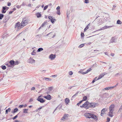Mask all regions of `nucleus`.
I'll list each match as a JSON object with an SVG mask.
<instances>
[{"instance_id": "40", "label": "nucleus", "mask_w": 122, "mask_h": 122, "mask_svg": "<svg viewBox=\"0 0 122 122\" xmlns=\"http://www.w3.org/2000/svg\"><path fill=\"white\" fill-rule=\"evenodd\" d=\"M2 8V10H5L6 9V8H8V7L5 6V7H3Z\"/></svg>"}, {"instance_id": "26", "label": "nucleus", "mask_w": 122, "mask_h": 122, "mask_svg": "<svg viewBox=\"0 0 122 122\" xmlns=\"http://www.w3.org/2000/svg\"><path fill=\"white\" fill-rule=\"evenodd\" d=\"M43 50V49L42 48H39L38 49V50L37 51L38 52H39L41 51H42Z\"/></svg>"}, {"instance_id": "60", "label": "nucleus", "mask_w": 122, "mask_h": 122, "mask_svg": "<svg viewBox=\"0 0 122 122\" xmlns=\"http://www.w3.org/2000/svg\"><path fill=\"white\" fill-rule=\"evenodd\" d=\"M71 86V87H69V89H71V88L73 87H74V86Z\"/></svg>"}, {"instance_id": "8", "label": "nucleus", "mask_w": 122, "mask_h": 122, "mask_svg": "<svg viewBox=\"0 0 122 122\" xmlns=\"http://www.w3.org/2000/svg\"><path fill=\"white\" fill-rule=\"evenodd\" d=\"M55 57L56 56L53 54H51L49 56V58L51 60H54Z\"/></svg>"}, {"instance_id": "9", "label": "nucleus", "mask_w": 122, "mask_h": 122, "mask_svg": "<svg viewBox=\"0 0 122 122\" xmlns=\"http://www.w3.org/2000/svg\"><path fill=\"white\" fill-rule=\"evenodd\" d=\"M48 18L51 20V22L52 23H53L54 21H56V19H55L53 18L51 16H49Z\"/></svg>"}, {"instance_id": "11", "label": "nucleus", "mask_w": 122, "mask_h": 122, "mask_svg": "<svg viewBox=\"0 0 122 122\" xmlns=\"http://www.w3.org/2000/svg\"><path fill=\"white\" fill-rule=\"evenodd\" d=\"M114 86H111V87H108L105 88L104 89H103L102 90L104 91V90H109L110 89H112L114 87Z\"/></svg>"}, {"instance_id": "49", "label": "nucleus", "mask_w": 122, "mask_h": 122, "mask_svg": "<svg viewBox=\"0 0 122 122\" xmlns=\"http://www.w3.org/2000/svg\"><path fill=\"white\" fill-rule=\"evenodd\" d=\"M6 11V10H2V13H5Z\"/></svg>"}, {"instance_id": "19", "label": "nucleus", "mask_w": 122, "mask_h": 122, "mask_svg": "<svg viewBox=\"0 0 122 122\" xmlns=\"http://www.w3.org/2000/svg\"><path fill=\"white\" fill-rule=\"evenodd\" d=\"M47 99L49 100H50L51 99V97L50 95H48L47 96Z\"/></svg>"}, {"instance_id": "13", "label": "nucleus", "mask_w": 122, "mask_h": 122, "mask_svg": "<svg viewBox=\"0 0 122 122\" xmlns=\"http://www.w3.org/2000/svg\"><path fill=\"white\" fill-rule=\"evenodd\" d=\"M107 109L106 108L103 109L101 111V116H102V115L104 114L105 112L106 111Z\"/></svg>"}, {"instance_id": "47", "label": "nucleus", "mask_w": 122, "mask_h": 122, "mask_svg": "<svg viewBox=\"0 0 122 122\" xmlns=\"http://www.w3.org/2000/svg\"><path fill=\"white\" fill-rule=\"evenodd\" d=\"M46 71V70H42L41 71V72L42 74H43L44 73V72H45Z\"/></svg>"}, {"instance_id": "7", "label": "nucleus", "mask_w": 122, "mask_h": 122, "mask_svg": "<svg viewBox=\"0 0 122 122\" xmlns=\"http://www.w3.org/2000/svg\"><path fill=\"white\" fill-rule=\"evenodd\" d=\"M97 104L95 103H89L88 107H95L97 106Z\"/></svg>"}, {"instance_id": "52", "label": "nucleus", "mask_w": 122, "mask_h": 122, "mask_svg": "<svg viewBox=\"0 0 122 122\" xmlns=\"http://www.w3.org/2000/svg\"><path fill=\"white\" fill-rule=\"evenodd\" d=\"M84 36V34L83 33H81V37H83Z\"/></svg>"}, {"instance_id": "24", "label": "nucleus", "mask_w": 122, "mask_h": 122, "mask_svg": "<svg viewBox=\"0 0 122 122\" xmlns=\"http://www.w3.org/2000/svg\"><path fill=\"white\" fill-rule=\"evenodd\" d=\"M28 109H23V112L24 113H27L28 111Z\"/></svg>"}, {"instance_id": "55", "label": "nucleus", "mask_w": 122, "mask_h": 122, "mask_svg": "<svg viewBox=\"0 0 122 122\" xmlns=\"http://www.w3.org/2000/svg\"><path fill=\"white\" fill-rule=\"evenodd\" d=\"M35 89V87H32L31 88V90H34Z\"/></svg>"}, {"instance_id": "32", "label": "nucleus", "mask_w": 122, "mask_h": 122, "mask_svg": "<svg viewBox=\"0 0 122 122\" xmlns=\"http://www.w3.org/2000/svg\"><path fill=\"white\" fill-rule=\"evenodd\" d=\"M79 72L82 74H86L87 73V72H86H86H83L82 71H79Z\"/></svg>"}, {"instance_id": "12", "label": "nucleus", "mask_w": 122, "mask_h": 122, "mask_svg": "<svg viewBox=\"0 0 122 122\" xmlns=\"http://www.w3.org/2000/svg\"><path fill=\"white\" fill-rule=\"evenodd\" d=\"M37 100L41 103H43L45 102V100L43 98H37Z\"/></svg>"}, {"instance_id": "43", "label": "nucleus", "mask_w": 122, "mask_h": 122, "mask_svg": "<svg viewBox=\"0 0 122 122\" xmlns=\"http://www.w3.org/2000/svg\"><path fill=\"white\" fill-rule=\"evenodd\" d=\"M48 7V5H46V6H45L44 8V10H46L47 8V7Z\"/></svg>"}, {"instance_id": "58", "label": "nucleus", "mask_w": 122, "mask_h": 122, "mask_svg": "<svg viewBox=\"0 0 122 122\" xmlns=\"http://www.w3.org/2000/svg\"><path fill=\"white\" fill-rule=\"evenodd\" d=\"M33 101V99L32 98H30L29 100V102H31L32 101Z\"/></svg>"}, {"instance_id": "2", "label": "nucleus", "mask_w": 122, "mask_h": 122, "mask_svg": "<svg viewBox=\"0 0 122 122\" xmlns=\"http://www.w3.org/2000/svg\"><path fill=\"white\" fill-rule=\"evenodd\" d=\"M115 106L113 104L111 105L109 107V112L108 115L111 117H112L113 116L112 115L114 111Z\"/></svg>"}, {"instance_id": "56", "label": "nucleus", "mask_w": 122, "mask_h": 122, "mask_svg": "<svg viewBox=\"0 0 122 122\" xmlns=\"http://www.w3.org/2000/svg\"><path fill=\"white\" fill-rule=\"evenodd\" d=\"M104 30V29H102V28L98 30H97V31H99V30Z\"/></svg>"}, {"instance_id": "38", "label": "nucleus", "mask_w": 122, "mask_h": 122, "mask_svg": "<svg viewBox=\"0 0 122 122\" xmlns=\"http://www.w3.org/2000/svg\"><path fill=\"white\" fill-rule=\"evenodd\" d=\"M57 13L58 15H60V10H57Z\"/></svg>"}, {"instance_id": "42", "label": "nucleus", "mask_w": 122, "mask_h": 122, "mask_svg": "<svg viewBox=\"0 0 122 122\" xmlns=\"http://www.w3.org/2000/svg\"><path fill=\"white\" fill-rule=\"evenodd\" d=\"M18 114H17V115L15 116L12 119L13 120H14L16 118H17L18 117Z\"/></svg>"}, {"instance_id": "27", "label": "nucleus", "mask_w": 122, "mask_h": 122, "mask_svg": "<svg viewBox=\"0 0 122 122\" xmlns=\"http://www.w3.org/2000/svg\"><path fill=\"white\" fill-rule=\"evenodd\" d=\"M44 79L46 80L47 81H51V79L48 78L44 77Z\"/></svg>"}, {"instance_id": "48", "label": "nucleus", "mask_w": 122, "mask_h": 122, "mask_svg": "<svg viewBox=\"0 0 122 122\" xmlns=\"http://www.w3.org/2000/svg\"><path fill=\"white\" fill-rule=\"evenodd\" d=\"M85 2L86 3H88L89 2V0H84Z\"/></svg>"}, {"instance_id": "62", "label": "nucleus", "mask_w": 122, "mask_h": 122, "mask_svg": "<svg viewBox=\"0 0 122 122\" xmlns=\"http://www.w3.org/2000/svg\"><path fill=\"white\" fill-rule=\"evenodd\" d=\"M104 53L106 55L108 56H109V55H108V54L107 53V52H105Z\"/></svg>"}, {"instance_id": "30", "label": "nucleus", "mask_w": 122, "mask_h": 122, "mask_svg": "<svg viewBox=\"0 0 122 122\" xmlns=\"http://www.w3.org/2000/svg\"><path fill=\"white\" fill-rule=\"evenodd\" d=\"M46 22H44L41 25V27L39 28V29H40L41 27H43L46 24Z\"/></svg>"}, {"instance_id": "54", "label": "nucleus", "mask_w": 122, "mask_h": 122, "mask_svg": "<svg viewBox=\"0 0 122 122\" xmlns=\"http://www.w3.org/2000/svg\"><path fill=\"white\" fill-rule=\"evenodd\" d=\"M23 106H24L23 105H19V107L20 108H22V107Z\"/></svg>"}, {"instance_id": "16", "label": "nucleus", "mask_w": 122, "mask_h": 122, "mask_svg": "<svg viewBox=\"0 0 122 122\" xmlns=\"http://www.w3.org/2000/svg\"><path fill=\"white\" fill-rule=\"evenodd\" d=\"M18 110V109L17 108L15 109L14 110L12 111H11V113H15Z\"/></svg>"}, {"instance_id": "17", "label": "nucleus", "mask_w": 122, "mask_h": 122, "mask_svg": "<svg viewBox=\"0 0 122 122\" xmlns=\"http://www.w3.org/2000/svg\"><path fill=\"white\" fill-rule=\"evenodd\" d=\"M112 26H105L104 27H102V29H104V30L108 28H110L112 27Z\"/></svg>"}, {"instance_id": "31", "label": "nucleus", "mask_w": 122, "mask_h": 122, "mask_svg": "<svg viewBox=\"0 0 122 122\" xmlns=\"http://www.w3.org/2000/svg\"><path fill=\"white\" fill-rule=\"evenodd\" d=\"M1 68L3 70H5L6 68V67L4 65L1 66Z\"/></svg>"}, {"instance_id": "59", "label": "nucleus", "mask_w": 122, "mask_h": 122, "mask_svg": "<svg viewBox=\"0 0 122 122\" xmlns=\"http://www.w3.org/2000/svg\"><path fill=\"white\" fill-rule=\"evenodd\" d=\"M13 11H10L9 12V14H11V13H12L13 12Z\"/></svg>"}, {"instance_id": "35", "label": "nucleus", "mask_w": 122, "mask_h": 122, "mask_svg": "<svg viewBox=\"0 0 122 122\" xmlns=\"http://www.w3.org/2000/svg\"><path fill=\"white\" fill-rule=\"evenodd\" d=\"M92 69H91V68H90L89 69H88L87 71H86V72H87V73L88 72L91 71H92Z\"/></svg>"}, {"instance_id": "61", "label": "nucleus", "mask_w": 122, "mask_h": 122, "mask_svg": "<svg viewBox=\"0 0 122 122\" xmlns=\"http://www.w3.org/2000/svg\"><path fill=\"white\" fill-rule=\"evenodd\" d=\"M52 32H51V33H49V34H47V35H46V36H48L49 35H50V34H52Z\"/></svg>"}, {"instance_id": "37", "label": "nucleus", "mask_w": 122, "mask_h": 122, "mask_svg": "<svg viewBox=\"0 0 122 122\" xmlns=\"http://www.w3.org/2000/svg\"><path fill=\"white\" fill-rule=\"evenodd\" d=\"M19 63V62L18 61H15L14 65H18Z\"/></svg>"}, {"instance_id": "57", "label": "nucleus", "mask_w": 122, "mask_h": 122, "mask_svg": "<svg viewBox=\"0 0 122 122\" xmlns=\"http://www.w3.org/2000/svg\"><path fill=\"white\" fill-rule=\"evenodd\" d=\"M111 55L112 56H114V54L113 53H111Z\"/></svg>"}, {"instance_id": "25", "label": "nucleus", "mask_w": 122, "mask_h": 122, "mask_svg": "<svg viewBox=\"0 0 122 122\" xmlns=\"http://www.w3.org/2000/svg\"><path fill=\"white\" fill-rule=\"evenodd\" d=\"M87 97L86 96H85L83 98L82 100L83 101H86L87 100Z\"/></svg>"}, {"instance_id": "14", "label": "nucleus", "mask_w": 122, "mask_h": 122, "mask_svg": "<svg viewBox=\"0 0 122 122\" xmlns=\"http://www.w3.org/2000/svg\"><path fill=\"white\" fill-rule=\"evenodd\" d=\"M68 115L65 114L64 116L62 117L61 119V120H64L66 119L68 117Z\"/></svg>"}, {"instance_id": "34", "label": "nucleus", "mask_w": 122, "mask_h": 122, "mask_svg": "<svg viewBox=\"0 0 122 122\" xmlns=\"http://www.w3.org/2000/svg\"><path fill=\"white\" fill-rule=\"evenodd\" d=\"M84 46V44H82L80 45L79 46V48H81L83 47Z\"/></svg>"}, {"instance_id": "22", "label": "nucleus", "mask_w": 122, "mask_h": 122, "mask_svg": "<svg viewBox=\"0 0 122 122\" xmlns=\"http://www.w3.org/2000/svg\"><path fill=\"white\" fill-rule=\"evenodd\" d=\"M36 54V51L35 50H34L33 52L31 53V54L32 55H35Z\"/></svg>"}, {"instance_id": "15", "label": "nucleus", "mask_w": 122, "mask_h": 122, "mask_svg": "<svg viewBox=\"0 0 122 122\" xmlns=\"http://www.w3.org/2000/svg\"><path fill=\"white\" fill-rule=\"evenodd\" d=\"M65 101L66 104H68L70 102V100L68 98H66L65 99Z\"/></svg>"}, {"instance_id": "46", "label": "nucleus", "mask_w": 122, "mask_h": 122, "mask_svg": "<svg viewBox=\"0 0 122 122\" xmlns=\"http://www.w3.org/2000/svg\"><path fill=\"white\" fill-rule=\"evenodd\" d=\"M26 5V4L25 3H24V2H23L22 4L20 5L21 6H23L25 5Z\"/></svg>"}, {"instance_id": "44", "label": "nucleus", "mask_w": 122, "mask_h": 122, "mask_svg": "<svg viewBox=\"0 0 122 122\" xmlns=\"http://www.w3.org/2000/svg\"><path fill=\"white\" fill-rule=\"evenodd\" d=\"M97 66V64L96 63H95V64H93L92 67H94V66H95V67H96Z\"/></svg>"}, {"instance_id": "4", "label": "nucleus", "mask_w": 122, "mask_h": 122, "mask_svg": "<svg viewBox=\"0 0 122 122\" xmlns=\"http://www.w3.org/2000/svg\"><path fill=\"white\" fill-rule=\"evenodd\" d=\"M89 102L87 101L86 102L82 105L80 106L81 107H84L86 109L88 108Z\"/></svg>"}, {"instance_id": "53", "label": "nucleus", "mask_w": 122, "mask_h": 122, "mask_svg": "<svg viewBox=\"0 0 122 122\" xmlns=\"http://www.w3.org/2000/svg\"><path fill=\"white\" fill-rule=\"evenodd\" d=\"M11 4L10 2H8L7 3V5L8 6H10L11 5Z\"/></svg>"}, {"instance_id": "6", "label": "nucleus", "mask_w": 122, "mask_h": 122, "mask_svg": "<svg viewBox=\"0 0 122 122\" xmlns=\"http://www.w3.org/2000/svg\"><path fill=\"white\" fill-rule=\"evenodd\" d=\"M28 62L31 64H34L35 63V60L32 58L30 57L28 60Z\"/></svg>"}, {"instance_id": "29", "label": "nucleus", "mask_w": 122, "mask_h": 122, "mask_svg": "<svg viewBox=\"0 0 122 122\" xmlns=\"http://www.w3.org/2000/svg\"><path fill=\"white\" fill-rule=\"evenodd\" d=\"M97 24L98 25H100L102 24V22L100 20H99L97 22Z\"/></svg>"}, {"instance_id": "50", "label": "nucleus", "mask_w": 122, "mask_h": 122, "mask_svg": "<svg viewBox=\"0 0 122 122\" xmlns=\"http://www.w3.org/2000/svg\"><path fill=\"white\" fill-rule=\"evenodd\" d=\"M21 7V5H17L16 6V7L18 9H19Z\"/></svg>"}, {"instance_id": "63", "label": "nucleus", "mask_w": 122, "mask_h": 122, "mask_svg": "<svg viewBox=\"0 0 122 122\" xmlns=\"http://www.w3.org/2000/svg\"><path fill=\"white\" fill-rule=\"evenodd\" d=\"M42 107H39V108H38V110H40V109H41L42 108Z\"/></svg>"}, {"instance_id": "51", "label": "nucleus", "mask_w": 122, "mask_h": 122, "mask_svg": "<svg viewBox=\"0 0 122 122\" xmlns=\"http://www.w3.org/2000/svg\"><path fill=\"white\" fill-rule=\"evenodd\" d=\"M56 10H60V7L59 6H58L56 8Z\"/></svg>"}, {"instance_id": "23", "label": "nucleus", "mask_w": 122, "mask_h": 122, "mask_svg": "<svg viewBox=\"0 0 122 122\" xmlns=\"http://www.w3.org/2000/svg\"><path fill=\"white\" fill-rule=\"evenodd\" d=\"M11 110V109L10 108H9L8 109H6L5 111V114H7L8 112H10Z\"/></svg>"}, {"instance_id": "64", "label": "nucleus", "mask_w": 122, "mask_h": 122, "mask_svg": "<svg viewBox=\"0 0 122 122\" xmlns=\"http://www.w3.org/2000/svg\"><path fill=\"white\" fill-rule=\"evenodd\" d=\"M14 122H19V121L18 120H16Z\"/></svg>"}, {"instance_id": "41", "label": "nucleus", "mask_w": 122, "mask_h": 122, "mask_svg": "<svg viewBox=\"0 0 122 122\" xmlns=\"http://www.w3.org/2000/svg\"><path fill=\"white\" fill-rule=\"evenodd\" d=\"M79 92H77L76 94L74 95L72 97V98H74V97L76 96L78 94V93Z\"/></svg>"}, {"instance_id": "45", "label": "nucleus", "mask_w": 122, "mask_h": 122, "mask_svg": "<svg viewBox=\"0 0 122 122\" xmlns=\"http://www.w3.org/2000/svg\"><path fill=\"white\" fill-rule=\"evenodd\" d=\"M107 121L106 122H109L110 121V119L109 118L107 117Z\"/></svg>"}, {"instance_id": "1", "label": "nucleus", "mask_w": 122, "mask_h": 122, "mask_svg": "<svg viewBox=\"0 0 122 122\" xmlns=\"http://www.w3.org/2000/svg\"><path fill=\"white\" fill-rule=\"evenodd\" d=\"M84 116L86 118L93 119L96 121H97L98 119L97 116L92 113H86L84 114Z\"/></svg>"}, {"instance_id": "33", "label": "nucleus", "mask_w": 122, "mask_h": 122, "mask_svg": "<svg viewBox=\"0 0 122 122\" xmlns=\"http://www.w3.org/2000/svg\"><path fill=\"white\" fill-rule=\"evenodd\" d=\"M122 22L120 20H118L117 21V23L118 24H121Z\"/></svg>"}, {"instance_id": "3", "label": "nucleus", "mask_w": 122, "mask_h": 122, "mask_svg": "<svg viewBox=\"0 0 122 122\" xmlns=\"http://www.w3.org/2000/svg\"><path fill=\"white\" fill-rule=\"evenodd\" d=\"M24 27L22 24H20L19 22H18L16 23L15 25V28H17V30H18Z\"/></svg>"}, {"instance_id": "21", "label": "nucleus", "mask_w": 122, "mask_h": 122, "mask_svg": "<svg viewBox=\"0 0 122 122\" xmlns=\"http://www.w3.org/2000/svg\"><path fill=\"white\" fill-rule=\"evenodd\" d=\"M115 38L114 37H112L111 40V43H113L115 42Z\"/></svg>"}, {"instance_id": "18", "label": "nucleus", "mask_w": 122, "mask_h": 122, "mask_svg": "<svg viewBox=\"0 0 122 122\" xmlns=\"http://www.w3.org/2000/svg\"><path fill=\"white\" fill-rule=\"evenodd\" d=\"M36 15L38 18L41 17V14L39 13H37L36 14Z\"/></svg>"}, {"instance_id": "10", "label": "nucleus", "mask_w": 122, "mask_h": 122, "mask_svg": "<svg viewBox=\"0 0 122 122\" xmlns=\"http://www.w3.org/2000/svg\"><path fill=\"white\" fill-rule=\"evenodd\" d=\"M106 74H105V73H101L99 75L98 78L97 79V80H98L101 79L102 77Z\"/></svg>"}, {"instance_id": "28", "label": "nucleus", "mask_w": 122, "mask_h": 122, "mask_svg": "<svg viewBox=\"0 0 122 122\" xmlns=\"http://www.w3.org/2000/svg\"><path fill=\"white\" fill-rule=\"evenodd\" d=\"M4 15L2 14H0V20L2 19V18L4 17Z\"/></svg>"}, {"instance_id": "20", "label": "nucleus", "mask_w": 122, "mask_h": 122, "mask_svg": "<svg viewBox=\"0 0 122 122\" xmlns=\"http://www.w3.org/2000/svg\"><path fill=\"white\" fill-rule=\"evenodd\" d=\"M9 63L10 65H14L15 61L13 60H11L9 62Z\"/></svg>"}, {"instance_id": "39", "label": "nucleus", "mask_w": 122, "mask_h": 122, "mask_svg": "<svg viewBox=\"0 0 122 122\" xmlns=\"http://www.w3.org/2000/svg\"><path fill=\"white\" fill-rule=\"evenodd\" d=\"M69 75H72V74H73V73L72 72V71H70L69 72Z\"/></svg>"}, {"instance_id": "5", "label": "nucleus", "mask_w": 122, "mask_h": 122, "mask_svg": "<svg viewBox=\"0 0 122 122\" xmlns=\"http://www.w3.org/2000/svg\"><path fill=\"white\" fill-rule=\"evenodd\" d=\"M28 20H26L25 18H24L22 20L21 23V24H22V25L24 27V26L26 25L28 23Z\"/></svg>"}, {"instance_id": "36", "label": "nucleus", "mask_w": 122, "mask_h": 122, "mask_svg": "<svg viewBox=\"0 0 122 122\" xmlns=\"http://www.w3.org/2000/svg\"><path fill=\"white\" fill-rule=\"evenodd\" d=\"M89 25V24L88 25H87L86 27L85 28L84 30V31H86L87 29L89 28L88 26Z\"/></svg>"}]
</instances>
